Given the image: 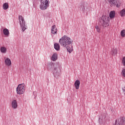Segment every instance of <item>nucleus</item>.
I'll return each instance as SVG.
<instances>
[{
  "mask_svg": "<svg viewBox=\"0 0 125 125\" xmlns=\"http://www.w3.org/2000/svg\"><path fill=\"white\" fill-rule=\"evenodd\" d=\"M59 42L61 46L66 48L67 51L69 52V53H71L73 51V45H72L73 41L68 36H63L59 40Z\"/></svg>",
  "mask_w": 125,
  "mask_h": 125,
  "instance_id": "nucleus-1",
  "label": "nucleus"
},
{
  "mask_svg": "<svg viewBox=\"0 0 125 125\" xmlns=\"http://www.w3.org/2000/svg\"><path fill=\"white\" fill-rule=\"evenodd\" d=\"M48 67L49 69H53V72L54 76L55 78L57 79L60 76V66H59V64L58 63H51L49 64Z\"/></svg>",
  "mask_w": 125,
  "mask_h": 125,
  "instance_id": "nucleus-2",
  "label": "nucleus"
},
{
  "mask_svg": "<svg viewBox=\"0 0 125 125\" xmlns=\"http://www.w3.org/2000/svg\"><path fill=\"white\" fill-rule=\"evenodd\" d=\"M109 17L105 15H103L102 17L99 19L100 25L102 26L104 28H106L109 26Z\"/></svg>",
  "mask_w": 125,
  "mask_h": 125,
  "instance_id": "nucleus-3",
  "label": "nucleus"
},
{
  "mask_svg": "<svg viewBox=\"0 0 125 125\" xmlns=\"http://www.w3.org/2000/svg\"><path fill=\"white\" fill-rule=\"evenodd\" d=\"M19 21L21 25L22 32H24L25 30L27 29V25H26V22L25 21V20H24V18L22 16H19Z\"/></svg>",
  "mask_w": 125,
  "mask_h": 125,
  "instance_id": "nucleus-4",
  "label": "nucleus"
},
{
  "mask_svg": "<svg viewBox=\"0 0 125 125\" xmlns=\"http://www.w3.org/2000/svg\"><path fill=\"white\" fill-rule=\"evenodd\" d=\"M49 6V3L47 0H41L40 8L41 10H45Z\"/></svg>",
  "mask_w": 125,
  "mask_h": 125,
  "instance_id": "nucleus-5",
  "label": "nucleus"
},
{
  "mask_svg": "<svg viewBox=\"0 0 125 125\" xmlns=\"http://www.w3.org/2000/svg\"><path fill=\"white\" fill-rule=\"evenodd\" d=\"M17 94H23L25 92V84H20L16 89Z\"/></svg>",
  "mask_w": 125,
  "mask_h": 125,
  "instance_id": "nucleus-6",
  "label": "nucleus"
},
{
  "mask_svg": "<svg viewBox=\"0 0 125 125\" xmlns=\"http://www.w3.org/2000/svg\"><path fill=\"white\" fill-rule=\"evenodd\" d=\"M110 5H116L117 7L121 6V0H108Z\"/></svg>",
  "mask_w": 125,
  "mask_h": 125,
  "instance_id": "nucleus-7",
  "label": "nucleus"
},
{
  "mask_svg": "<svg viewBox=\"0 0 125 125\" xmlns=\"http://www.w3.org/2000/svg\"><path fill=\"white\" fill-rule=\"evenodd\" d=\"M115 125H125V118L122 117L116 120Z\"/></svg>",
  "mask_w": 125,
  "mask_h": 125,
  "instance_id": "nucleus-8",
  "label": "nucleus"
},
{
  "mask_svg": "<svg viewBox=\"0 0 125 125\" xmlns=\"http://www.w3.org/2000/svg\"><path fill=\"white\" fill-rule=\"evenodd\" d=\"M106 118H107V113L105 112L101 113L99 118V123L103 122V121H105V120H106Z\"/></svg>",
  "mask_w": 125,
  "mask_h": 125,
  "instance_id": "nucleus-9",
  "label": "nucleus"
},
{
  "mask_svg": "<svg viewBox=\"0 0 125 125\" xmlns=\"http://www.w3.org/2000/svg\"><path fill=\"white\" fill-rule=\"evenodd\" d=\"M51 33L54 35L57 34V28H56V25H54L52 26Z\"/></svg>",
  "mask_w": 125,
  "mask_h": 125,
  "instance_id": "nucleus-10",
  "label": "nucleus"
},
{
  "mask_svg": "<svg viewBox=\"0 0 125 125\" xmlns=\"http://www.w3.org/2000/svg\"><path fill=\"white\" fill-rule=\"evenodd\" d=\"M18 106L17 101L16 100H14L12 102V107L13 109H17Z\"/></svg>",
  "mask_w": 125,
  "mask_h": 125,
  "instance_id": "nucleus-11",
  "label": "nucleus"
},
{
  "mask_svg": "<svg viewBox=\"0 0 125 125\" xmlns=\"http://www.w3.org/2000/svg\"><path fill=\"white\" fill-rule=\"evenodd\" d=\"M80 84H81V82H80V80H76L75 82L74 85L76 89H79V88H80Z\"/></svg>",
  "mask_w": 125,
  "mask_h": 125,
  "instance_id": "nucleus-12",
  "label": "nucleus"
},
{
  "mask_svg": "<svg viewBox=\"0 0 125 125\" xmlns=\"http://www.w3.org/2000/svg\"><path fill=\"white\" fill-rule=\"evenodd\" d=\"M5 64L6 66H11V60L9 58L5 60Z\"/></svg>",
  "mask_w": 125,
  "mask_h": 125,
  "instance_id": "nucleus-13",
  "label": "nucleus"
},
{
  "mask_svg": "<svg viewBox=\"0 0 125 125\" xmlns=\"http://www.w3.org/2000/svg\"><path fill=\"white\" fill-rule=\"evenodd\" d=\"M54 48L57 51L60 50V45L59 43H55L54 44Z\"/></svg>",
  "mask_w": 125,
  "mask_h": 125,
  "instance_id": "nucleus-14",
  "label": "nucleus"
},
{
  "mask_svg": "<svg viewBox=\"0 0 125 125\" xmlns=\"http://www.w3.org/2000/svg\"><path fill=\"white\" fill-rule=\"evenodd\" d=\"M3 33L4 36H6V37H8L9 36V30L7 29V28H5L3 30Z\"/></svg>",
  "mask_w": 125,
  "mask_h": 125,
  "instance_id": "nucleus-15",
  "label": "nucleus"
},
{
  "mask_svg": "<svg viewBox=\"0 0 125 125\" xmlns=\"http://www.w3.org/2000/svg\"><path fill=\"white\" fill-rule=\"evenodd\" d=\"M116 15V12H115V11H111L109 13V17L110 18H114L115 16Z\"/></svg>",
  "mask_w": 125,
  "mask_h": 125,
  "instance_id": "nucleus-16",
  "label": "nucleus"
},
{
  "mask_svg": "<svg viewBox=\"0 0 125 125\" xmlns=\"http://www.w3.org/2000/svg\"><path fill=\"white\" fill-rule=\"evenodd\" d=\"M2 7L4 10H6L7 9H8V8L9 7V6L8 5V3L5 2L3 3Z\"/></svg>",
  "mask_w": 125,
  "mask_h": 125,
  "instance_id": "nucleus-17",
  "label": "nucleus"
},
{
  "mask_svg": "<svg viewBox=\"0 0 125 125\" xmlns=\"http://www.w3.org/2000/svg\"><path fill=\"white\" fill-rule=\"evenodd\" d=\"M57 54L54 53V54H53L51 58L52 61H56V60H57Z\"/></svg>",
  "mask_w": 125,
  "mask_h": 125,
  "instance_id": "nucleus-18",
  "label": "nucleus"
},
{
  "mask_svg": "<svg viewBox=\"0 0 125 125\" xmlns=\"http://www.w3.org/2000/svg\"><path fill=\"white\" fill-rule=\"evenodd\" d=\"M118 53V50L117 49H113L111 51V55L113 56L116 55Z\"/></svg>",
  "mask_w": 125,
  "mask_h": 125,
  "instance_id": "nucleus-19",
  "label": "nucleus"
},
{
  "mask_svg": "<svg viewBox=\"0 0 125 125\" xmlns=\"http://www.w3.org/2000/svg\"><path fill=\"white\" fill-rule=\"evenodd\" d=\"M0 51L2 53H6V48L5 47H1Z\"/></svg>",
  "mask_w": 125,
  "mask_h": 125,
  "instance_id": "nucleus-20",
  "label": "nucleus"
},
{
  "mask_svg": "<svg viewBox=\"0 0 125 125\" xmlns=\"http://www.w3.org/2000/svg\"><path fill=\"white\" fill-rule=\"evenodd\" d=\"M121 36L122 38H125V29H124L121 31Z\"/></svg>",
  "mask_w": 125,
  "mask_h": 125,
  "instance_id": "nucleus-21",
  "label": "nucleus"
},
{
  "mask_svg": "<svg viewBox=\"0 0 125 125\" xmlns=\"http://www.w3.org/2000/svg\"><path fill=\"white\" fill-rule=\"evenodd\" d=\"M120 15H121V16H122V17H123V16H125V9H123L120 12Z\"/></svg>",
  "mask_w": 125,
  "mask_h": 125,
  "instance_id": "nucleus-22",
  "label": "nucleus"
},
{
  "mask_svg": "<svg viewBox=\"0 0 125 125\" xmlns=\"http://www.w3.org/2000/svg\"><path fill=\"white\" fill-rule=\"evenodd\" d=\"M95 28L96 29L97 32H98V33H100V27L99 26L97 25L95 26Z\"/></svg>",
  "mask_w": 125,
  "mask_h": 125,
  "instance_id": "nucleus-23",
  "label": "nucleus"
},
{
  "mask_svg": "<svg viewBox=\"0 0 125 125\" xmlns=\"http://www.w3.org/2000/svg\"><path fill=\"white\" fill-rule=\"evenodd\" d=\"M122 63H123V66H125V57L123 58Z\"/></svg>",
  "mask_w": 125,
  "mask_h": 125,
  "instance_id": "nucleus-24",
  "label": "nucleus"
},
{
  "mask_svg": "<svg viewBox=\"0 0 125 125\" xmlns=\"http://www.w3.org/2000/svg\"><path fill=\"white\" fill-rule=\"evenodd\" d=\"M81 8L82 9V10H84L85 9V8H84V5L81 4Z\"/></svg>",
  "mask_w": 125,
  "mask_h": 125,
  "instance_id": "nucleus-25",
  "label": "nucleus"
},
{
  "mask_svg": "<svg viewBox=\"0 0 125 125\" xmlns=\"http://www.w3.org/2000/svg\"><path fill=\"white\" fill-rule=\"evenodd\" d=\"M122 74L123 75V77H125V69L122 70Z\"/></svg>",
  "mask_w": 125,
  "mask_h": 125,
  "instance_id": "nucleus-26",
  "label": "nucleus"
},
{
  "mask_svg": "<svg viewBox=\"0 0 125 125\" xmlns=\"http://www.w3.org/2000/svg\"><path fill=\"white\" fill-rule=\"evenodd\" d=\"M37 93V92H33V94H34V95H35V94H36Z\"/></svg>",
  "mask_w": 125,
  "mask_h": 125,
  "instance_id": "nucleus-27",
  "label": "nucleus"
}]
</instances>
